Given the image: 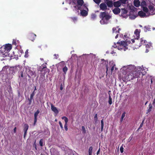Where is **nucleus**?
Instances as JSON below:
<instances>
[{
  "label": "nucleus",
  "mask_w": 155,
  "mask_h": 155,
  "mask_svg": "<svg viewBox=\"0 0 155 155\" xmlns=\"http://www.w3.org/2000/svg\"><path fill=\"white\" fill-rule=\"evenodd\" d=\"M140 72L134 71H130L128 73H127L125 76V80L127 81H130L134 78H138L140 75Z\"/></svg>",
  "instance_id": "f257e3e1"
},
{
  "label": "nucleus",
  "mask_w": 155,
  "mask_h": 155,
  "mask_svg": "<svg viewBox=\"0 0 155 155\" xmlns=\"http://www.w3.org/2000/svg\"><path fill=\"white\" fill-rule=\"evenodd\" d=\"M100 18H101L100 22L101 24H107L109 20L111 18V16L107 14L105 12H101L100 15Z\"/></svg>",
  "instance_id": "f03ea898"
},
{
  "label": "nucleus",
  "mask_w": 155,
  "mask_h": 155,
  "mask_svg": "<svg viewBox=\"0 0 155 155\" xmlns=\"http://www.w3.org/2000/svg\"><path fill=\"white\" fill-rule=\"evenodd\" d=\"M12 48L11 44H8L5 45H4L0 48V51L1 53L6 56L8 55V53L10 51Z\"/></svg>",
  "instance_id": "7ed1b4c3"
},
{
  "label": "nucleus",
  "mask_w": 155,
  "mask_h": 155,
  "mask_svg": "<svg viewBox=\"0 0 155 155\" xmlns=\"http://www.w3.org/2000/svg\"><path fill=\"white\" fill-rule=\"evenodd\" d=\"M117 44L118 45V49L119 50L124 49V50L125 51L127 48V43L125 41H122L120 42H117Z\"/></svg>",
  "instance_id": "20e7f679"
},
{
  "label": "nucleus",
  "mask_w": 155,
  "mask_h": 155,
  "mask_svg": "<svg viewBox=\"0 0 155 155\" xmlns=\"http://www.w3.org/2000/svg\"><path fill=\"white\" fill-rule=\"evenodd\" d=\"M10 73L13 75H14L20 69L19 66H16L15 67H11Z\"/></svg>",
  "instance_id": "39448f33"
},
{
  "label": "nucleus",
  "mask_w": 155,
  "mask_h": 155,
  "mask_svg": "<svg viewBox=\"0 0 155 155\" xmlns=\"http://www.w3.org/2000/svg\"><path fill=\"white\" fill-rule=\"evenodd\" d=\"M36 37V35L33 33H30L28 35V39L32 41H34Z\"/></svg>",
  "instance_id": "423d86ee"
},
{
  "label": "nucleus",
  "mask_w": 155,
  "mask_h": 155,
  "mask_svg": "<svg viewBox=\"0 0 155 155\" xmlns=\"http://www.w3.org/2000/svg\"><path fill=\"white\" fill-rule=\"evenodd\" d=\"M100 8L101 10L103 11H105L107 10H109V8H107L106 4L104 3H101L100 5Z\"/></svg>",
  "instance_id": "0eeeda50"
},
{
  "label": "nucleus",
  "mask_w": 155,
  "mask_h": 155,
  "mask_svg": "<svg viewBox=\"0 0 155 155\" xmlns=\"http://www.w3.org/2000/svg\"><path fill=\"white\" fill-rule=\"evenodd\" d=\"M40 113V110L38 109L36 111L34 114V125H35L36 124L37 121V117L38 114Z\"/></svg>",
  "instance_id": "6e6552de"
},
{
  "label": "nucleus",
  "mask_w": 155,
  "mask_h": 155,
  "mask_svg": "<svg viewBox=\"0 0 155 155\" xmlns=\"http://www.w3.org/2000/svg\"><path fill=\"white\" fill-rule=\"evenodd\" d=\"M28 125L27 124H25L24 125L23 130L24 132V138L25 137L26 135L27 131L28 129Z\"/></svg>",
  "instance_id": "1a4fd4ad"
},
{
  "label": "nucleus",
  "mask_w": 155,
  "mask_h": 155,
  "mask_svg": "<svg viewBox=\"0 0 155 155\" xmlns=\"http://www.w3.org/2000/svg\"><path fill=\"white\" fill-rule=\"evenodd\" d=\"M143 38H141L140 39L139 43H137V46L140 47L143 44H146L147 43V41L146 40H144ZM138 41L139 42V41L138 40Z\"/></svg>",
  "instance_id": "9d476101"
},
{
  "label": "nucleus",
  "mask_w": 155,
  "mask_h": 155,
  "mask_svg": "<svg viewBox=\"0 0 155 155\" xmlns=\"http://www.w3.org/2000/svg\"><path fill=\"white\" fill-rule=\"evenodd\" d=\"M120 30L119 26H116V27H114L112 29L113 33H119L120 31Z\"/></svg>",
  "instance_id": "9b49d317"
},
{
  "label": "nucleus",
  "mask_w": 155,
  "mask_h": 155,
  "mask_svg": "<svg viewBox=\"0 0 155 155\" xmlns=\"http://www.w3.org/2000/svg\"><path fill=\"white\" fill-rule=\"evenodd\" d=\"M26 72L28 77L30 78L34 75V73L32 71H31L29 69H27Z\"/></svg>",
  "instance_id": "f8f14e48"
},
{
  "label": "nucleus",
  "mask_w": 155,
  "mask_h": 155,
  "mask_svg": "<svg viewBox=\"0 0 155 155\" xmlns=\"http://www.w3.org/2000/svg\"><path fill=\"white\" fill-rule=\"evenodd\" d=\"M86 10H87V9H82L81 10L80 14L82 16H86L87 15L88 11H87Z\"/></svg>",
  "instance_id": "ddd939ff"
},
{
  "label": "nucleus",
  "mask_w": 155,
  "mask_h": 155,
  "mask_svg": "<svg viewBox=\"0 0 155 155\" xmlns=\"http://www.w3.org/2000/svg\"><path fill=\"white\" fill-rule=\"evenodd\" d=\"M106 5L108 7L111 8L113 6V3L112 1L106 0Z\"/></svg>",
  "instance_id": "4468645a"
},
{
  "label": "nucleus",
  "mask_w": 155,
  "mask_h": 155,
  "mask_svg": "<svg viewBox=\"0 0 155 155\" xmlns=\"http://www.w3.org/2000/svg\"><path fill=\"white\" fill-rule=\"evenodd\" d=\"M78 7L79 8H77L78 9L80 10L82 9H87V10L88 11V9L87 8V6L85 4H82V5H80L79 6H79Z\"/></svg>",
  "instance_id": "2eb2a0df"
},
{
  "label": "nucleus",
  "mask_w": 155,
  "mask_h": 155,
  "mask_svg": "<svg viewBox=\"0 0 155 155\" xmlns=\"http://www.w3.org/2000/svg\"><path fill=\"white\" fill-rule=\"evenodd\" d=\"M51 109L52 111L55 113L56 114H58L59 111L56 107H54L53 104H51Z\"/></svg>",
  "instance_id": "dca6fc26"
},
{
  "label": "nucleus",
  "mask_w": 155,
  "mask_h": 155,
  "mask_svg": "<svg viewBox=\"0 0 155 155\" xmlns=\"http://www.w3.org/2000/svg\"><path fill=\"white\" fill-rule=\"evenodd\" d=\"M140 32L138 31L137 29H136L134 31V34L136 36V37L135 38V39H137V41H138V38L140 36Z\"/></svg>",
  "instance_id": "f3484780"
},
{
  "label": "nucleus",
  "mask_w": 155,
  "mask_h": 155,
  "mask_svg": "<svg viewBox=\"0 0 155 155\" xmlns=\"http://www.w3.org/2000/svg\"><path fill=\"white\" fill-rule=\"evenodd\" d=\"M113 12L114 14L117 15L120 13V9L119 8H115L113 10Z\"/></svg>",
  "instance_id": "a211bd4d"
},
{
  "label": "nucleus",
  "mask_w": 155,
  "mask_h": 155,
  "mask_svg": "<svg viewBox=\"0 0 155 155\" xmlns=\"http://www.w3.org/2000/svg\"><path fill=\"white\" fill-rule=\"evenodd\" d=\"M121 3L119 1H117L114 2L113 3V5L116 8H118L120 7L121 5Z\"/></svg>",
  "instance_id": "6ab92c4d"
},
{
  "label": "nucleus",
  "mask_w": 155,
  "mask_h": 155,
  "mask_svg": "<svg viewBox=\"0 0 155 155\" xmlns=\"http://www.w3.org/2000/svg\"><path fill=\"white\" fill-rule=\"evenodd\" d=\"M84 1L83 0H78L77 1V5L75 7L76 8H78V7H79L80 5H82L84 3Z\"/></svg>",
  "instance_id": "aec40b11"
},
{
  "label": "nucleus",
  "mask_w": 155,
  "mask_h": 155,
  "mask_svg": "<svg viewBox=\"0 0 155 155\" xmlns=\"http://www.w3.org/2000/svg\"><path fill=\"white\" fill-rule=\"evenodd\" d=\"M138 15L142 18L144 17L146 15V13L142 11H140L138 12Z\"/></svg>",
  "instance_id": "412c9836"
},
{
  "label": "nucleus",
  "mask_w": 155,
  "mask_h": 155,
  "mask_svg": "<svg viewBox=\"0 0 155 155\" xmlns=\"http://www.w3.org/2000/svg\"><path fill=\"white\" fill-rule=\"evenodd\" d=\"M134 6L136 7H138L140 5V2L139 0H134Z\"/></svg>",
  "instance_id": "4be33fe9"
},
{
  "label": "nucleus",
  "mask_w": 155,
  "mask_h": 155,
  "mask_svg": "<svg viewBox=\"0 0 155 155\" xmlns=\"http://www.w3.org/2000/svg\"><path fill=\"white\" fill-rule=\"evenodd\" d=\"M104 128V120L103 119H102L101 120V131H103Z\"/></svg>",
  "instance_id": "5701e85b"
},
{
  "label": "nucleus",
  "mask_w": 155,
  "mask_h": 155,
  "mask_svg": "<svg viewBox=\"0 0 155 155\" xmlns=\"http://www.w3.org/2000/svg\"><path fill=\"white\" fill-rule=\"evenodd\" d=\"M149 109L147 110V114H148V113L150 112L152 108V106L151 104H150L149 105Z\"/></svg>",
  "instance_id": "b1692460"
},
{
  "label": "nucleus",
  "mask_w": 155,
  "mask_h": 155,
  "mask_svg": "<svg viewBox=\"0 0 155 155\" xmlns=\"http://www.w3.org/2000/svg\"><path fill=\"white\" fill-rule=\"evenodd\" d=\"M126 113L124 112L122 114L121 117V118L120 120V122H122L124 118V117Z\"/></svg>",
  "instance_id": "393cba45"
},
{
  "label": "nucleus",
  "mask_w": 155,
  "mask_h": 155,
  "mask_svg": "<svg viewBox=\"0 0 155 155\" xmlns=\"http://www.w3.org/2000/svg\"><path fill=\"white\" fill-rule=\"evenodd\" d=\"M82 133L84 134H85L86 133V130L84 126H82Z\"/></svg>",
  "instance_id": "a878e982"
},
{
  "label": "nucleus",
  "mask_w": 155,
  "mask_h": 155,
  "mask_svg": "<svg viewBox=\"0 0 155 155\" xmlns=\"http://www.w3.org/2000/svg\"><path fill=\"white\" fill-rule=\"evenodd\" d=\"M70 18L74 23L76 22L77 20V18L76 17H71Z\"/></svg>",
  "instance_id": "bb28decb"
},
{
  "label": "nucleus",
  "mask_w": 155,
  "mask_h": 155,
  "mask_svg": "<svg viewBox=\"0 0 155 155\" xmlns=\"http://www.w3.org/2000/svg\"><path fill=\"white\" fill-rule=\"evenodd\" d=\"M62 119H64V120L65 122V124H68L67 123L68 121V118L67 117L65 116H64L62 117Z\"/></svg>",
  "instance_id": "cd10ccee"
},
{
  "label": "nucleus",
  "mask_w": 155,
  "mask_h": 155,
  "mask_svg": "<svg viewBox=\"0 0 155 155\" xmlns=\"http://www.w3.org/2000/svg\"><path fill=\"white\" fill-rule=\"evenodd\" d=\"M108 102L110 105L112 104V99L110 95H109V101H108Z\"/></svg>",
  "instance_id": "c85d7f7f"
},
{
  "label": "nucleus",
  "mask_w": 155,
  "mask_h": 155,
  "mask_svg": "<svg viewBox=\"0 0 155 155\" xmlns=\"http://www.w3.org/2000/svg\"><path fill=\"white\" fill-rule=\"evenodd\" d=\"M92 149H93V148H92V147L91 146V147H90L89 149V150H88L89 154H92Z\"/></svg>",
  "instance_id": "c756f323"
},
{
  "label": "nucleus",
  "mask_w": 155,
  "mask_h": 155,
  "mask_svg": "<svg viewBox=\"0 0 155 155\" xmlns=\"http://www.w3.org/2000/svg\"><path fill=\"white\" fill-rule=\"evenodd\" d=\"M68 70L67 67L65 66L63 68V71L64 74H66Z\"/></svg>",
  "instance_id": "7c9ffc66"
},
{
  "label": "nucleus",
  "mask_w": 155,
  "mask_h": 155,
  "mask_svg": "<svg viewBox=\"0 0 155 155\" xmlns=\"http://www.w3.org/2000/svg\"><path fill=\"white\" fill-rule=\"evenodd\" d=\"M143 12L147 13L148 11V9L146 7H143Z\"/></svg>",
  "instance_id": "2f4dec72"
},
{
  "label": "nucleus",
  "mask_w": 155,
  "mask_h": 155,
  "mask_svg": "<svg viewBox=\"0 0 155 155\" xmlns=\"http://www.w3.org/2000/svg\"><path fill=\"white\" fill-rule=\"evenodd\" d=\"M127 1V0H119V1L120 2L121 4H125Z\"/></svg>",
  "instance_id": "473e14b6"
},
{
  "label": "nucleus",
  "mask_w": 155,
  "mask_h": 155,
  "mask_svg": "<svg viewBox=\"0 0 155 155\" xmlns=\"http://www.w3.org/2000/svg\"><path fill=\"white\" fill-rule=\"evenodd\" d=\"M149 8L150 11H153L154 10V7L152 5H150L149 6Z\"/></svg>",
  "instance_id": "72a5a7b5"
},
{
  "label": "nucleus",
  "mask_w": 155,
  "mask_h": 155,
  "mask_svg": "<svg viewBox=\"0 0 155 155\" xmlns=\"http://www.w3.org/2000/svg\"><path fill=\"white\" fill-rule=\"evenodd\" d=\"M35 91H33L30 95L31 99H33L34 96L35 95Z\"/></svg>",
  "instance_id": "f704fd0d"
},
{
  "label": "nucleus",
  "mask_w": 155,
  "mask_h": 155,
  "mask_svg": "<svg viewBox=\"0 0 155 155\" xmlns=\"http://www.w3.org/2000/svg\"><path fill=\"white\" fill-rule=\"evenodd\" d=\"M39 144L41 147H42L43 146V139H41L39 141Z\"/></svg>",
  "instance_id": "c9c22d12"
},
{
  "label": "nucleus",
  "mask_w": 155,
  "mask_h": 155,
  "mask_svg": "<svg viewBox=\"0 0 155 155\" xmlns=\"http://www.w3.org/2000/svg\"><path fill=\"white\" fill-rule=\"evenodd\" d=\"M96 15L95 14H93L91 15V18L93 19H94L96 18Z\"/></svg>",
  "instance_id": "e433bc0d"
},
{
  "label": "nucleus",
  "mask_w": 155,
  "mask_h": 155,
  "mask_svg": "<svg viewBox=\"0 0 155 155\" xmlns=\"http://www.w3.org/2000/svg\"><path fill=\"white\" fill-rule=\"evenodd\" d=\"M145 29V31H150V28H149V27L148 26H145L144 27Z\"/></svg>",
  "instance_id": "4c0bfd02"
},
{
  "label": "nucleus",
  "mask_w": 155,
  "mask_h": 155,
  "mask_svg": "<svg viewBox=\"0 0 155 155\" xmlns=\"http://www.w3.org/2000/svg\"><path fill=\"white\" fill-rule=\"evenodd\" d=\"M16 41V40L13 39L12 41V44L16 46L17 45Z\"/></svg>",
  "instance_id": "58836bf2"
},
{
  "label": "nucleus",
  "mask_w": 155,
  "mask_h": 155,
  "mask_svg": "<svg viewBox=\"0 0 155 155\" xmlns=\"http://www.w3.org/2000/svg\"><path fill=\"white\" fill-rule=\"evenodd\" d=\"M94 2L96 4H99L101 2V0H94Z\"/></svg>",
  "instance_id": "ea45409f"
},
{
  "label": "nucleus",
  "mask_w": 155,
  "mask_h": 155,
  "mask_svg": "<svg viewBox=\"0 0 155 155\" xmlns=\"http://www.w3.org/2000/svg\"><path fill=\"white\" fill-rule=\"evenodd\" d=\"M45 68H46V66H41V67H40V68H39V69H40V68L41 69V70H40V71H43V70Z\"/></svg>",
  "instance_id": "a19ab883"
},
{
  "label": "nucleus",
  "mask_w": 155,
  "mask_h": 155,
  "mask_svg": "<svg viewBox=\"0 0 155 155\" xmlns=\"http://www.w3.org/2000/svg\"><path fill=\"white\" fill-rule=\"evenodd\" d=\"M97 114H95V116H94V120L95 121H97Z\"/></svg>",
  "instance_id": "79ce46f5"
},
{
  "label": "nucleus",
  "mask_w": 155,
  "mask_h": 155,
  "mask_svg": "<svg viewBox=\"0 0 155 155\" xmlns=\"http://www.w3.org/2000/svg\"><path fill=\"white\" fill-rule=\"evenodd\" d=\"M64 127L65 130L66 131H67L68 130V124H65L64 125Z\"/></svg>",
  "instance_id": "37998d69"
},
{
  "label": "nucleus",
  "mask_w": 155,
  "mask_h": 155,
  "mask_svg": "<svg viewBox=\"0 0 155 155\" xmlns=\"http://www.w3.org/2000/svg\"><path fill=\"white\" fill-rule=\"evenodd\" d=\"M145 45H146V47L147 48L146 52H147L148 51V50L147 48H149V45L148 44H145Z\"/></svg>",
  "instance_id": "c03bdc74"
},
{
  "label": "nucleus",
  "mask_w": 155,
  "mask_h": 155,
  "mask_svg": "<svg viewBox=\"0 0 155 155\" xmlns=\"http://www.w3.org/2000/svg\"><path fill=\"white\" fill-rule=\"evenodd\" d=\"M120 150L121 153H123L124 151V148L122 146L120 147Z\"/></svg>",
  "instance_id": "a18cd8bd"
},
{
  "label": "nucleus",
  "mask_w": 155,
  "mask_h": 155,
  "mask_svg": "<svg viewBox=\"0 0 155 155\" xmlns=\"http://www.w3.org/2000/svg\"><path fill=\"white\" fill-rule=\"evenodd\" d=\"M144 121V120H143L142 123L140 124V126L139 127V129L142 127L143 126V123Z\"/></svg>",
  "instance_id": "49530a36"
},
{
  "label": "nucleus",
  "mask_w": 155,
  "mask_h": 155,
  "mask_svg": "<svg viewBox=\"0 0 155 155\" xmlns=\"http://www.w3.org/2000/svg\"><path fill=\"white\" fill-rule=\"evenodd\" d=\"M59 124L61 128L62 129H63V127L62 126V124L60 121L59 122Z\"/></svg>",
  "instance_id": "de8ad7c7"
},
{
  "label": "nucleus",
  "mask_w": 155,
  "mask_h": 155,
  "mask_svg": "<svg viewBox=\"0 0 155 155\" xmlns=\"http://www.w3.org/2000/svg\"><path fill=\"white\" fill-rule=\"evenodd\" d=\"M20 76H19V77H21V78H23V72L22 71H21L20 72Z\"/></svg>",
  "instance_id": "09e8293b"
},
{
  "label": "nucleus",
  "mask_w": 155,
  "mask_h": 155,
  "mask_svg": "<svg viewBox=\"0 0 155 155\" xmlns=\"http://www.w3.org/2000/svg\"><path fill=\"white\" fill-rule=\"evenodd\" d=\"M142 5H146V2L145 1L142 2H141Z\"/></svg>",
  "instance_id": "8fccbe9b"
},
{
  "label": "nucleus",
  "mask_w": 155,
  "mask_h": 155,
  "mask_svg": "<svg viewBox=\"0 0 155 155\" xmlns=\"http://www.w3.org/2000/svg\"><path fill=\"white\" fill-rule=\"evenodd\" d=\"M33 99H31V97H30V98L28 99V100L29 101V104H30L32 100Z\"/></svg>",
  "instance_id": "3c124183"
},
{
  "label": "nucleus",
  "mask_w": 155,
  "mask_h": 155,
  "mask_svg": "<svg viewBox=\"0 0 155 155\" xmlns=\"http://www.w3.org/2000/svg\"><path fill=\"white\" fill-rule=\"evenodd\" d=\"M114 66H112L111 68V72H112L114 70Z\"/></svg>",
  "instance_id": "603ef678"
},
{
  "label": "nucleus",
  "mask_w": 155,
  "mask_h": 155,
  "mask_svg": "<svg viewBox=\"0 0 155 155\" xmlns=\"http://www.w3.org/2000/svg\"><path fill=\"white\" fill-rule=\"evenodd\" d=\"M14 132L15 133L16 131V127H15L13 129Z\"/></svg>",
  "instance_id": "864d4df0"
},
{
  "label": "nucleus",
  "mask_w": 155,
  "mask_h": 155,
  "mask_svg": "<svg viewBox=\"0 0 155 155\" xmlns=\"http://www.w3.org/2000/svg\"><path fill=\"white\" fill-rule=\"evenodd\" d=\"M114 48H117V49H118V46H117L116 44H114V45L113 46Z\"/></svg>",
  "instance_id": "5fc2aeb1"
},
{
  "label": "nucleus",
  "mask_w": 155,
  "mask_h": 155,
  "mask_svg": "<svg viewBox=\"0 0 155 155\" xmlns=\"http://www.w3.org/2000/svg\"><path fill=\"white\" fill-rule=\"evenodd\" d=\"M119 33H117V34H116L117 35H116V36H115V37L116 38H117L118 37V35H118V34Z\"/></svg>",
  "instance_id": "6e6d98bb"
},
{
  "label": "nucleus",
  "mask_w": 155,
  "mask_h": 155,
  "mask_svg": "<svg viewBox=\"0 0 155 155\" xmlns=\"http://www.w3.org/2000/svg\"><path fill=\"white\" fill-rule=\"evenodd\" d=\"M100 149H99V150L97 152V155H98L99 154V152H100Z\"/></svg>",
  "instance_id": "4d7b16f0"
},
{
  "label": "nucleus",
  "mask_w": 155,
  "mask_h": 155,
  "mask_svg": "<svg viewBox=\"0 0 155 155\" xmlns=\"http://www.w3.org/2000/svg\"><path fill=\"white\" fill-rule=\"evenodd\" d=\"M131 41H132V43H134V42H135V40H134V39H132L131 40Z\"/></svg>",
  "instance_id": "13d9d810"
},
{
  "label": "nucleus",
  "mask_w": 155,
  "mask_h": 155,
  "mask_svg": "<svg viewBox=\"0 0 155 155\" xmlns=\"http://www.w3.org/2000/svg\"><path fill=\"white\" fill-rule=\"evenodd\" d=\"M35 150H37V148L36 147V145L35 144Z\"/></svg>",
  "instance_id": "bf43d9fd"
},
{
  "label": "nucleus",
  "mask_w": 155,
  "mask_h": 155,
  "mask_svg": "<svg viewBox=\"0 0 155 155\" xmlns=\"http://www.w3.org/2000/svg\"><path fill=\"white\" fill-rule=\"evenodd\" d=\"M37 90L36 89V86H35V88H34V91H35H35Z\"/></svg>",
  "instance_id": "052dcab7"
},
{
  "label": "nucleus",
  "mask_w": 155,
  "mask_h": 155,
  "mask_svg": "<svg viewBox=\"0 0 155 155\" xmlns=\"http://www.w3.org/2000/svg\"><path fill=\"white\" fill-rule=\"evenodd\" d=\"M150 82H151V84H152L153 83L152 79H151Z\"/></svg>",
  "instance_id": "680f3d73"
},
{
  "label": "nucleus",
  "mask_w": 155,
  "mask_h": 155,
  "mask_svg": "<svg viewBox=\"0 0 155 155\" xmlns=\"http://www.w3.org/2000/svg\"><path fill=\"white\" fill-rule=\"evenodd\" d=\"M101 60L102 61H104V59H101Z\"/></svg>",
  "instance_id": "e2e57ef3"
},
{
  "label": "nucleus",
  "mask_w": 155,
  "mask_h": 155,
  "mask_svg": "<svg viewBox=\"0 0 155 155\" xmlns=\"http://www.w3.org/2000/svg\"><path fill=\"white\" fill-rule=\"evenodd\" d=\"M60 89L61 90H62V87H60Z\"/></svg>",
  "instance_id": "0e129e2a"
},
{
  "label": "nucleus",
  "mask_w": 155,
  "mask_h": 155,
  "mask_svg": "<svg viewBox=\"0 0 155 155\" xmlns=\"http://www.w3.org/2000/svg\"><path fill=\"white\" fill-rule=\"evenodd\" d=\"M147 102H148V101H147L146 102V103H145V105H146V104H147Z\"/></svg>",
  "instance_id": "69168bd1"
},
{
  "label": "nucleus",
  "mask_w": 155,
  "mask_h": 155,
  "mask_svg": "<svg viewBox=\"0 0 155 155\" xmlns=\"http://www.w3.org/2000/svg\"><path fill=\"white\" fill-rule=\"evenodd\" d=\"M40 155H44V154H41Z\"/></svg>",
  "instance_id": "338daca9"
},
{
  "label": "nucleus",
  "mask_w": 155,
  "mask_h": 155,
  "mask_svg": "<svg viewBox=\"0 0 155 155\" xmlns=\"http://www.w3.org/2000/svg\"><path fill=\"white\" fill-rule=\"evenodd\" d=\"M124 37H126V35H124Z\"/></svg>",
  "instance_id": "774afa93"
}]
</instances>
